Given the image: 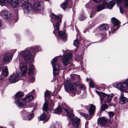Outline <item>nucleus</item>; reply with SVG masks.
<instances>
[{"label": "nucleus", "instance_id": "nucleus-1", "mask_svg": "<svg viewBox=\"0 0 128 128\" xmlns=\"http://www.w3.org/2000/svg\"><path fill=\"white\" fill-rule=\"evenodd\" d=\"M30 0H7V2L10 4L13 8H16L18 5L22 7L24 12L28 13L30 10L32 5L30 3Z\"/></svg>", "mask_w": 128, "mask_h": 128}, {"label": "nucleus", "instance_id": "nucleus-2", "mask_svg": "<svg viewBox=\"0 0 128 128\" xmlns=\"http://www.w3.org/2000/svg\"><path fill=\"white\" fill-rule=\"evenodd\" d=\"M39 50V48L36 46L35 47L31 48L30 50L28 48H27L24 50L21 51L20 54L18 56L19 61H22L23 59L26 61L29 60L30 58L31 52L33 55Z\"/></svg>", "mask_w": 128, "mask_h": 128}, {"label": "nucleus", "instance_id": "nucleus-3", "mask_svg": "<svg viewBox=\"0 0 128 128\" xmlns=\"http://www.w3.org/2000/svg\"><path fill=\"white\" fill-rule=\"evenodd\" d=\"M51 18L52 22L53 24L54 30L53 33L56 35L59 30V24L62 20V15H61L57 16L54 14L52 13L51 14Z\"/></svg>", "mask_w": 128, "mask_h": 128}, {"label": "nucleus", "instance_id": "nucleus-4", "mask_svg": "<svg viewBox=\"0 0 128 128\" xmlns=\"http://www.w3.org/2000/svg\"><path fill=\"white\" fill-rule=\"evenodd\" d=\"M116 2H117V5L118 6L122 3L120 0H112L108 4L105 2H104L103 4L97 7V11H99L106 8L110 9H111L115 4Z\"/></svg>", "mask_w": 128, "mask_h": 128}, {"label": "nucleus", "instance_id": "nucleus-5", "mask_svg": "<svg viewBox=\"0 0 128 128\" xmlns=\"http://www.w3.org/2000/svg\"><path fill=\"white\" fill-rule=\"evenodd\" d=\"M63 109L66 114V116L68 117L70 120H72V124L74 127H79L80 120L77 117L74 118V115L70 111V108L68 107L64 108Z\"/></svg>", "mask_w": 128, "mask_h": 128}, {"label": "nucleus", "instance_id": "nucleus-6", "mask_svg": "<svg viewBox=\"0 0 128 128\" xmlns=\"http://www.w3.org/2000/svg\"><path fill=\"white\" fill-rule=\"evenodd\" d=\"M96 92L99 95L100 98V102L101 104L103 102L102 100L105 103H109L114 96L113 94H107L104 93L97 91H96Z\"/></svg>", "mask_w": 128, "mask_h": 128}, {"label": "nucleus", "instance_id": "nucleus-7", "mask_svg": "<svg viewBox=\"0 0 128 128\" xmlns=\"http://www.w3.org/2000/svg\"><path fill=\"white\" fill-rule=\"evenodd\" d=\"M34 98L32 95H28L24 98H20L15 102V104L18 106L20 108L23 107L26 104V102L30 101Z\"/></svg>", "mask_w": 128, "mask_h": 128}, {"label": "nucleus", "instance_id": "nucleus-8", "mask_svg": "<svg viewBox=\"0 0 128 128\" xmlns=\"http://www.w3.org/2000/svg\"><path fill=\"white\" fill-rule=\"evenodd\" d=\"M65 86L70 92V94L72 96H74L76 93V86L74 83H72L69 80L65 82Z\"/></svg>", "mask_w": 128, "mask_h": 128}, {"label": "nucleus", "instance_id": "nucleus-9", "mask_svg": "<svg viewBox=\"0 0 128 128\" xmlns=\"http://www.w3.org/2000/svg\"><path fill=\"white\" fill-rule=\"evenodd\" d=\"M116 87L122 92H128V78L122 83H118Z\"/></svg>", "mask_w": 128, "mask_h": 128}, {"label": "nucleus", "instance_id": "nucleus-10", "mask_svg": "<svg viewBox=\"0 0 128 128\" xmlns=\"http://www.w3.org/2000/svg\"><path fill=\"white\" fill-rule=\"evenodd\" d=\"M51 63L53 68V73L54 75L58 74L60 66L58 64L56 57H54L51 61Z\"/></svg>", "mask_w": 128, "mask_h": 128}, {"label": "nucleus", "instance_id": "nucleus-11", "mask_svg": "<svg viewBox=\"0 0 128 128\" xmlns=\"http://www.w3.org/2000/svg\"><path fill=\"white\" fill-rule=\"evenodd\" d=\"M22 76L20 72H17L16 73H14L11 75L9 78V82L11 83H13L18 82L19 80V77Z\"/></svg>", "mask_w": 128, "mask_h": 128}, {"label": "nucleus", "instance_id": "nucleus-12", "mask_svg": "<svg viewBox=\"0 0 128 128\" xmlns=\"http://www.w3.org/2000/svg\"><path fill=\"white\" fill-rule=\"evenodd\" d=\"M72 54L68 53L66 54L62 58V61L64 64L67 65L70 63V61L72 60Z\"/></svg>", "mask_w": 128, "mask_h": 128}, {"label": "nucleus", "instance_id": "nucleus-13", "mask_svg": "<svg viewBox=\"0 0 128 128\" xmlns=\"http://www.w3.org/2000/svg\"><path fill=\"white\" fill-rule=\"evenodd\" d=\"M33 8L35 10L40 12L43 10V8L40 2H34L33 4Z\"/></svg>", "mask_w": 128, "mask_h": 128}, {"label": "nucleus", "instance_id": "nucleus-14", "mask_svg": "<svg viewBox=\"0 0 128 128\" xmlns=\"http://www.w3.org/2000/svg\"><path fill=\"white\" fill-rule=\"evenodd\" d=\"M111 19L112 22L114 25V30H112V32H113L120 27V22L118 20L115 18H112Z\"/></svg>", "mask_w": 128, "mask_h": 128}, {"label": "nucleus", "instance_id": "nucleus-15", "mask_svg": "<svg viewBox=\"0 0 128 128\" xmlns=\"http://www.w3.org/2000/svg\"><path fill=\"white\" fill-rule=\"evenodd\" d=\"M108 28V26L107 24H102L99 27V30L102 32H104V34L101 33V35L102 37H106V35L105 32Z\"/></svg>", "mask_w": 128, "mask_h": 128}, {"label": "nucleus", "instance_id": "nucleus-16", "mask_svg": "<svg viewBox=\"0 0 128 128\" xmlns=\"http://www.w3.org/2000/svg\"><path fill=\"white\" fill-rule=\"evenodd\" d=\"M0 16L3 18L8 19L10 17V14L8 10H4L0 12Z\"/></svg>", "mask_w": 128, "mask_h": 128}, {"label": "nucleus", "instance_id": "nucleus-17", "mask_svg": "<svg viewBox=\"0 0 128 128\" xmlns=\"http://www.w3.org/2000/svg\"><path fill=\"white\" fill-rule=\"evenodd\" d=\"M128 101V99L124 96V94L121 92L119 97V102L121 104L126 103Z\"/></svg>", "mask_w": 128, "mask_h": 128}, {"label": "nucleus", "instance_id": "nucleus-18", "mask_svg": "<svg viewBox=\"0 0 128 128\" xmlns=\"http://www.w3.org/2000/svg\"><path fill=\"white\" fill-rule=\"evenodd\" d=\"M12 57V56L11 53H6L4 56V60L6 62H8L11 61Z\"/></svg>", "mask_w": 128, "mask_h": 128}, {"label": "nucleus", "instance_id": "nucleus-19", "mask_svg": "<svg viewBox=\"0 0 128 128\" xmlns=\"http://www.w3.org/2000/svg\"><path fill=\"white\" fill-rule=\"evenodd\" d=\"M72 0H65L64 2L60 4V7L64 10L66 8L68 4L72 5Z\"/></svg>", "mask_w": 128, "mask_h": 128}, {"label": "nucleus", "instance_id": "nucleus-20", "mask_svg": "<svg viewBox=\"0 0 128 128\" xmlns=\"http://www.w3.org/2000/svg\"><path fill=\"white\" fill-rule=\"evenodd\" d=\"M107 122L106 118L104 117H102L98 120V123L102 126L106 125Z\"/></svg>", "mask_w": 128, "mask_h": 128}, {"label": "nucleus", "instance_id": "nucleus-21", "mask_svg": "<svg viewBox=\"0 0 128 128\" xmlns=\"http://www.w3.org/2000/svg\"><path fill=\"white\" fill-rule=\"evenodd\" d=\"M90 106V108L88 110L89 113L90 115H93L94 114L96 110V106L93 104H89Z\"/></svg>", "mask_w": 128, "mask_h": 128}, {"label": "nucleus", "instance_id": "nucleus-22", "mask_svg": "<svg viewBox=\"0 0 128 128\" xmlns=\"http://www.w3.org/2000/svg\"><path fill=\"white\" fill-rule=\"evenodd\" d=\"M22 61H20V70L22 72L21 74H22V76L26 73L27 71V67L26 66L23 65L22 66L21 64Z\"/></svg>", "mask_w": 128, "mask_h": 128}, {"label": "nucleus", "instance_id": "nucleus-23", "mask_svg": "<svg viewBox=\"0 0 128 128\" xmlns=\"http://www.w3.org/2000/svg\"><path fill=\"white\" fill-rule=\"evenodd\" d=\"M58 36L62 40H65L66 38V33L64 32L60 31L58 32Z\"/></svg>", "mask_w": 128, "mask_h": 128}, {"label": "nucleus", "instance_id": "nucleus-24", "mask_svg": "<svg viewBox=\"0 0 128 128\" xmlns=\"http://www.w3.org/2000/svg\"><path fill=\"white\" fill-rule=\"evenodd\" d=\"M48 118H48L46 115L44 113H43L41 114L40 117V120H44V121L45 122L47 121Z\"/></svg>", "mask_w": 128, "mask_h": 128}, {"label": "nucleus", "instance_id": "nucleus-25", "mask_svg": "<svg viewBox=\"0 0 128 128\" xmlns=\"http://www.w3.org/2000/svg\"><path fill=\"white\" fill-rule=\"evenodd\" d=\"M84 86L81 85H79L76 86V92L78 94H80V90H84Z\"/></svg>", "mask_w": 128, "mask_h": 128}, {"label": "nucleus", "instance_id": "nucleus-26", "mask_svg": "<svg viewBox=\"0 0 128 128\" xmlns=\"http://www.w3.org/2000/svg\"><path fill=\"white\" fill-rule=\"evenodd\" d=\"M45 100L46 98L50 99L51 96V94L50 92L48 90H46L44 92Z\"/></svg>", "mask_w": 128, "mask_h": 128}, {"label": "nucleus", "instance_id": "nucleus-27", "mask_svg": "<svg viewBox=\"0 0 128 128\" xmlns=\"http://www.w3.org/2000/svg\"><path fill=\"white\" fill-rule=\"evenodd\" d=\"M102 104V105L100 108V110L102 111H104L107 109L108 108V106L106 103Z\"/></svg>", "mask_w": 128, "mask_h": 128}, {"label": "nucleus", "instance_id": "nucleus-28", "mask_svg": "<svg viewBox=\"0 0 128 128\" xmlns=\"http://www.w3.org/2000/svg\"><path fill=\"white\" fill-rule=\"evenodd\" d=\"M48 102L45 101L43 105V107L42 108L43 110L46 111H47L48 110Z\"/></svg>", "mask_w": 128, "mask_h": 128}, {"label": "nucleus", "instance_id": "nucleus-29", "mask_svg": "<svg viewBox=\"0 0 128 128\" xmlns=\"http://www.w3.org/2000/svg\"><path fill=\"white\" fill-rule=\"evenodd\" d=\"M62 108L60 106L58 107L54 110V112L56 114H59L62 112Z\"/></svg>", "mask_w": 128, "mask_h": 128}, {"label": "nucleus", "instance_id": "nucleus-30", "mask_svg": "<svg viewBox=\"0 0 128 128\" xmlns=\"http://www.w3.org/2000/svg\"><path fill=\"white\" fill-rule=\"evenodd\" d=\"M35 68L34 67L32 66H31L29 69V70L28 72V75L32 74L34 71Z\"/></svg>", "mask_w": 128, "mask_h": 128}, {"label": "nucleus", "instance_id": "nucleus-31", "mask_svg": "<svg viewBox=\"0 0 128 128\" xmlns=\"http://www.w3.org/2000/svg\"><path fill=\"white\" fill-rule=\"evenodd\" d=\"M23 96L24 94L20 92H18L16 94L15 98H17L22 97Z\"/></svg>", "mask_w": 128, "mask_h": 128}, {"label": "nucleus", "instance_id": "nucleus-32", "mask_svg": "<svg viewBox=\"0 0 128 128\" xmlns=\"http://www.w3.org/2000/svg\"><path fill=\"white\" fill-rule=\"evenodd\" d=\"M8 69L5 68L2 72V74L5 76H7L8 74Z\"/></svg>", "mask_w": 128, "mask_h": 128}, {"label": "nucleus", "instance_id": "nucleus-33", "mask_svg": "<svg viewBox=\"0 0 128 128\" xmlns=\"http://www.w3.org/2000/svg\"><path fill=\"white\" fill-rule=\"evenodd\" d=\"M34 116V114H30L28 116L26 117H24L23 119L25 120H30Z\"/></svg>", "mask_w": 128, "mask_h": 128}, {"label": "nucleus", "instance_id": "nucleus-34", "mask_svg": "<svg viewBox=\"0 0 128 128\" xmlns=\"http://www.w3.org/2000/svg\"><path fill=\"white\" fill-rule=\"evenodd\" d=\"M74 45L76 47H78L79 45V42L78 40H74Z\"/></svg>", "mask_w": 128, "mask_h": 128}, {"label": "nucleus", "instance_id": "nucleus-35", "mask_svg": "<svg viewBox=\"0 0 128 128\" xmlns=\"http://www.w3.org/2000/svg\"><path fill=\"white\" fill-rule=\"evenodd\" d=\"M124 6L126 8L128 7V0H123Z\"/></svg>", "mask_w": 128, "mask_h": 128}, {"label": "nucleus", "instance_id": "nucleus-36", "mask_svg": "<svg viewBox=\"0 0 128 128\" xmlns=\"http://www.w3.org/2000/svg\"><path fill=\"white\" fill-rule=\"evenodd\" d=\"M86 16L84 14L80 15L79 18L80 20H84L86 19Z\"/></svg>", "mask_w": 128, "mask_h": 128}, {"label": "nucleus", "instance_id": "nucleus-37", "mask_svg": "<svg viewBox=\"0 0 128 128\" xmlns=\"http://www.w3.org/2000/svg\"><path fill=\"white\" fill-rule=\"evenodd\" d=\"M80 115L83 116L85 118H87L89 116V115L86 114L82 112H81L80 113Z\"/></svg>", "mask_w": 128, "mask_h": 128}, {"label": "nucleus", "instance_id": "nucleus-38", "mask_svg": "<svg viewBox=\"0 0 128 128\" xmlns=\"http://www.w3.org/2000/svg\"><path fill=\"white\" fill-rule=\"evenodd\" d=\"M6 0H0V4L2 6L4 5V4L5 3Z\"/></svg>", "mask_w": 128, "mask_h": 128}, {"label": "nucleus", "instance_id": "nucleus-39", "mask_svg": "<svg viewBox=\"0 0 128 128\" xmlns=\"http://www.w3.org/2000/svg\"><path fill=\"white\" fill-rule=\"evenodd\" d=\"M96 13V12L95 11H93V10H92V11L91 12V14L90 16V18L92 17L93 16L95 15Z\"/></svg>", "mask_w": 128, "mask_h": 128}, {"label": "nucleus", "instance_id": "nucleus-40", "mask_svg": "<svg viewBox=\"0 0 128 128\" xmlns=\"http://www.w3.org/2000/svg\"><path fill=\"white\" fill-rule=\"evenodd\" d=\"M89 86H91L92 88H93L94 86V82L92 81H91L89 83Z\"/></svg>", "mask_w": 128, "mask_h": 128}, {"label": "nucleus", "instance_id": "nucleus-41", "mask_svg": "<svg viewBox=\"0 0 128 128\" xmlns=\"http://www.w3.org/2000/svg\"><path fill=\"white\" fill-rule=\"evenodd\" d=\"M108 114L110 117L114 115V113L113 112H108Z\"/></svg>", "mask_w": 128, "mask_h": 128}, {"label": "nucleus", "instance_id": "nucleus-42", "mask_svg": "<svg viewBox=\"0 0 128 128\" xmlns=\"http://www.w3.org/2000/svg\"><path fill=\"white\" fill-rule=\"evenodd\" d=\"M82 55H81L79 56H78L77 57V58H76L78 60H82Z\"/></svg>", "mask_w": 128, "mask_h": 128}, {"label": "nucleus", "instance_id": "nucleus-43", "mask_svg": "<svg viewBox=\"0 0 128 128\" xmlns=\"http://www.w3.org/2000/svg\"><path fill=\"white\" fill-rule=\"evenodd\" d=\"M16 49L13 50H12L11 51V52H9L10 53H11V54H12H12H13L15 52H16Z\"/></svg>", "mask_w": 128, "mask_h": 128}, {"label": "nucleus", "instance_id": "nucleus-44", "mask_svg": "<svg viewBox=\"0 0 128 128\" xmlns=\"http://www.w3.org/2000/svg\"><path fill=\"white\" fill-rule=\"evenodd\" d=\"M119 8H120V12L121 13L123 14V11L122 8L121 6H120L119 7Z\"/></svg>", "mask_w": 128, "mask_h": 128}, {"label": "nucleus", "instance_id": "nucleus-45", "mask_svg": "<svg viewBox=\"0 0 128 128\" xmlns=\"http://www.w3.org/2000/svg\"><path fill=\"white\" fill-rule=\"evenodd\" d=\"M3 68V66L1 64H0V70H1Z\"/></svg>", "mask_w": 128, "mask_h": 128}, {"label": "nucleus", "instance_id": "nucleus-46", "mask_svg": "<svg viewBox=\"0 0 128 128\" xmlns=\"http://www.w3.org/2000/svg\"><path fill=\"white\" fill-rule=\"evenodd\" d=\"M70 77L71 78V79L72 80H74V75H71Z\"/></svg>", "mask_w": 128, "mask_h": 128}, {"label": "nucleus", "instance_id": "nucleus-47", "mask_svg": "<svg viewBox=\"0 0 128 128\" xmlns=\"http://www.w3.org/2000/svg\"><path fill=\"white\" fill-rule=\"evenodd\" d=\"M93 1H94V2H99L101 0H100V1L99 0H92Z\"/></svg>", "mask_w": 128, "mask_h": 128}, {"label": "nucleus", "instance_id": "nucleus-48", "mask_svg": "<svg viewBox=\"0 0 128 128\" xmlns=\"http://www.w3.org/2000/svg\"><path fill=\"white\" fill-rule=\"evenodd\" d=\"M34 77H32V80H31L32 82H34Z\"/></svg>", "mask_w": 128, "mask_h": 128}, {"label": "nucleus", "instance_id": "nucleus-49", "mask_svg": "<svg viewBox=\"0 0 128 128\" xmlns=\"http://www.w3.org/2000/svg\"><path fill=\"white\" fill-rule=\"evenodd\" d=\"M88 106H85V108L87 110H88Z\"/></svg>", "mask_w": 128, "mask_h": 128}, {"label": "nucleus", "instance_id": "nucleus-50", "mask_svg": "<svg viewBox=\"0 0 128 128\" xmlns=\"http://www.w3.org/2000/svg\"><path fill=\"white\" fill-rule=\"evenodd\" d=\"M35 92V90H32V92H31V93L32 94H33Z\"/></svg>", "mask_w": 128, "mask_h": 128}, {"label": "nucleus", "instance_id": "nucleus-51", "mask_svg": "<svg viewBox=\"0 0 128 128\" xmlns=\"http://www.w3.org/2000/svg\"><path fill=\"white\" fill-rule=\"evenodd\" d=\"M50 128H55L54 125L51 126Z\"/></svg>", "mask_w": 128, "mask_h": 128}, {"label": "nucleus", "instance_id": "nucleus-52", "mask_svg": "<svg viewBox=\"0 0 128 128\" xmlns=\"http://www.w3.org/2000/svg\"><path fill=\"white\" fill-rule=\"evenodd\" d=\"M86 30H85L84 31V33H85L86 32Z\"/></svg>", "mask_w": 128, "mask_h": 128}, {"label": "nucleus", "instance_id": "nucleus-53", "mask_svg": "<svg viewBox=\"0 0 128 128\" xmlns=\"http://www.w3.org/2000/svg\"><path fill=\"white\" fill-rule=\"evenodd\" d=\"M18 17H16V22L17 21V20H18Z\"/></svg>", "mask_w": 128, "mask_h": 128}, {"label": "nucleus", "instance_id": "nucleus-54", "mask_svg": "<svg viewBox=\"0 0 128 128\" xmlns=\"http://www.w3.org/2000/svg\"><path fill=\"white\" fill-rule=\"evenodd\" d=\"M88 78H86V81H88Z\"/></svg>", "mask_w": 128, "mask_h": 128}, {"label": "nucleus", "instance_id": "nucleus-55", "mask_svg": "<svg viewBox=\"0 0 128 128\" xmlns=\"http://www.w3.org/2000/svg\"><path fill=\"white\" fill-rule=\"evenodd\" d=\"M109 106H112L111 104H109Z\"/></svg>", "mask_w": 128, "mask_h": 128}, {"label": "nucleus", "instance_id": "nucleus-56", "mask_svg": "<svg viewBox=\"0 0 128 128\" xmlns=\"http://www.w3.org/2000/svg\"><path fill=\"white\" fill-rule=\"evenodd\" d=\"M62 51H63V52H64V54L65 53H64V50H62Z\"/></svg>", "mask_w": 128, "mask_h": 128}, {"label": "nucleus", "instance_id": "nucleus-57", "mask_svg": "<svg viewBox=\"0 0 128 128\" xmlns=\"http://www.w3.org/2000/svg\"><path fill=\"white\" fill-rule=\"evenodd\" d=\"M34 110H33L32 111V112H33V111H34Z\"/></svg>", "mask_w": 128, "mask_h": 128}, {"label": "nucleus", "instance_id": "nucleus-58", "mask_svg": "<svg viewBox=\"0 0 128 128\" xmlns=\"http://www.w3.org/2000/svg\"><path fill=\"white\" fill-rule=\"evenodd\" d=\"M79 76V78H80V76Z\"/></svg>", "mask_w": 128, "mask_h": 128}, {"label": "nucleus", "instance_id": "nucleus-59", "mask_svg": "<svg viewBox=\"0 0 128 128\" xmlns=\"http://www.w3.org/2000/svg\"><path fill=\"white\" fill-rule=\"evenodd\" d=\"M109 32L110 33V31H109Z\"/></svg>", "mask_w": 128, "mask_h": 128}, {"label": "nucleus", "instance_id": "nucleus-60", "mask_svg": "<svg viewBox=\"0 0 128 128\" xmlns=\"http://www.w3.org/2000/svg\"><path fill=\"white\" fill-rule=\"evenodd\" d=\"M43 122L44 123V121H43Z\"/></svg>", "mask_w": 128, "mask_h": 128}]
</instances>
